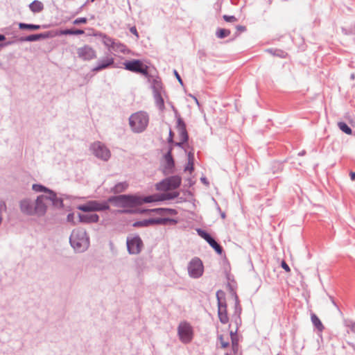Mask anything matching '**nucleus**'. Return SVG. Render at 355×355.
I'll return each mask as SVG.
<instances>
[{"instance_id": "nucleus-23", "label": "nucleus", "mask_w": 355, "mask_h": 355, "mask_svg": "<svg viewBox=\"0 0 355 355\" xmlns=\"http://www.w3.org/2000/svg\"><path fill=\"white\" fill-rule=\"evenodd\" d=\"M84 33L83 30L66 29L60 31L57 35H83Z\"/></svg>"}, {"instance_id": "nucleus-42", "label": "nucleus", "mask_w": 355, "mask_h": 355, "mask_svg": "<svg viewBox=\"0 0 355 355\" xmlns=\"http://www.w3.org/2000/svg\"><path fill=\"white\" fill-rule=\"evenodd\" d=\"M173 136H174L173 132L171 130H170V132H169V137H168V141L169 142H172L173 141Z\"/></svg>"}, {"instance_id": "nucleus-30", "label": "nucleus", "mask_w": 355, "mask_h": 355, "mask_svg": "<svg viewBox=\"0 0 355 355\" xmlns=\"http://www.w3.org/2000/svg\"><path fill=\"white\" fill-rule=\"evenodd\" d=\"M339 128L347 135L352 134V129L344 122H339L338 123Z\"/></svg>"}, {"instance_id": "nucleus-8", "label": "nucleus", "mask_w": 355, "mask_h": 355, "mask_svg": "<svg viewBox=\"0 0 355 355\" xmlns=\"http://www.w3.org/2000/svg\"><path fill=\"white\" fill-rule=\"evenodd\" d=\"M204 270V267L202 262L198 258L193 259L189 266H188V272L189 275L193 278H198L200 277Z\"/></svg>"}, {"instance_id": "nucleus-2", "label": "nucleus", "mask_w": 355, "mask_h": 355, "mask_svg": "<svg viewBox=\"0 0 355 355\" xmlns=\"http://www.w3.org/2000/svg\"><path fill=\"white\" fill-rule=\"evenodd\" d=\"M48 195H41L37 197L34 205L35 214L42 215L46 212V207L50 205H58L62 201L57 198L56 195L52 191H48Z\"/></svg>"}, {"instance_id": "nucleus-46", "label": "nucleus", "mask_w": 355, "mask_h": 355, "mask_svg": "<svg viewBox=\"0 0 355 355\" xmlns=\"http://www.w3.org/2000/svg\"><path fill=\"white\" fill-rule=\"evenodd\" d=\"M237 29H238L239 31H243L245 30V27L241 26H237Z\"/></svg>"}, {"instance_id": "nucleus-18", "label": "nucleus", "mask_w": 355, "mask_h": 355, "mask_svg": "<svg viewBox=\"0 0 355 355\" xmlns=\"http://www.w3.org/2000/svg\"><path fill=\"white\" fill-rule=\"evenodd\" d=\"M79 219L82 223H95L98 220V216L96 214H79Z\"/></svg>"}, {"instance_id": "nucleus-29", "label": "nucleus", "mask_w": 355, "mask_h": 355, "mask_svg": "<svg viewBox=\"0 0 355 355\" xmlns=\"http://www.w3.org/2000/svg\"><path fill=\"white\" fill-rule=\"evenodd\" d=\"M19 28L21 29H31V30H38L40 28V26L34 25V24H27L24 23H20L19 25Z\"/></svg>"}, {"instance_id": "nucleus-33", "label": "nucleus", "mask_w": 355, "mask_h": 355, "mask_svg": "<svg viewBox=\"0 0 355 355\" xmlns=\"http://www.w3.org/2000/svg\"><path fill=\"white\" fill-rule=\"evenodd\" d=\"M33 189L37 192H44V195H48L47 192H48V191H49L44 187L40 185V184H33Z\"/></svg>"}, {"instance_id": "nucleus-35", "label": "nucleus", "mask_w": 355, "mask_h": 355, "mask_svg": "<svg viewBox=\"0 0 355 355\" xmlns=\"http://www.w3.org/2000/svg\"><path fill=\"white\" fill-rule=\"evenodd\" d=\"M87 21V19L86 17H80V18L76 19L73 21V24L77 25L79 24H86Z\"/></svg>"}, {"instance_id": "nucleus-4", "label": "nucleus", "mask_w": 355, "mask_h": 355, "mask_svg": "<svg viewBox=\"0 0 355 355\" xmlns=\"http://www.w3.org/2000/svg\"><path fill=\"white\" fill-rule=\"evenodd\" d=\"M70 243L77 251H83L89 245V238L86 231L83 229L77 228L73 230L70 236Z\"/></svg>"}, {"instance_id": "nucleus-26", "label": "nucleus", "mask_w": 355, "mask_h": 355, "mask_svg": "<svg viewBox=\"0 0 355 355\" xmlns=\"http://www.w3.org/2000/svg\"><path fill=\"white\" fill-rule=\"evenodd\" d=\"M218 339L220 343V347L222 348H227L230 345L229 336L227 334L226 335H219Z\"/></svg>"}, {"instance_id": "nucleus-34", "label": "nucleus", "mask_w": 355, "mask_h": 355, "mask_svg": "<svg viewBox=\"0 0 355 355\" xmlns=\"http://www.w3.org/2000/svg\"><path fill=\"white\" fill-rule=\"evenodd\" d=\"M42 37H43L42 34L31 35L26 37V41H36Z\"/></svg>"}, {"instance_id": "nucleus-47", "label": "nucleus", "mask_w": 355, "mask_h": 355, "mask_svg": "<svg viewBox=\"0 0 355 355\" xmlns=\"http://www.w3.org/2000/svg\"><path fill=\"white\" fill-rule=\"evenodd\" d=\"M5 40V36L3 35H0V41H3Z\"/></svg>"}, {"instance_id": "nucleus-1", "label": "nucleus", "mask_w": 355, "mask_h": 355, "mask_svg": "<svg viewBox=\"0 0 355 355\" xmlns=\"http://www.w3.org/2000/svg\"><path fill=\"white\" fill-rule=\"evenodd\" d=\"M178 196V192H173L170 193L155 194L141 198L136 196H120L116 198L117 200L124 205L125 206H137L143 204L144 202L149 203L153 202L163 201L176 198Z\"/></svg>"}, {"instance_id": "nucleus-12", "label": "nucleus", "mask_w": 355, "mask_h": 355, "mask_svg": "<svg viewBox=\"0 0 355 355\" xmlns=\"http://www.w3.org/2000/svg\"><path fill=\"white\" fill-rule=\"evenodd\" d=\"M94 154L104 160H107L110 157V150L100 142L94 143L92 146Z\"/></svg>"}, {"instance_id": "nucleus-36", "label": "nucleus", "mask_w": 355, "mask_h": 355, "mask_svg": "<svg viewBox=\"0 0 355 355\" xmlns=\"http://www.w3.org/2000/svg\"><path fill=\"white\" fill-rule=\"evenodd\" d=\"M223 19L227 22H236L237 21L234 16L223 15Z\"/></svg>"}, {"instance_id": "nucleus-32", "label": "nucleus", "mask_w": 355, "mask_h": 355, "mask_svg": "<svg viewBox=\"0 0 355 355\" xmlns=\"http://www.w3.org/2000/svg\"><path fill=\"white\" fill-rule=\"evenodd\" d=\"M209 244L216 250V252L218 254H222V252H223L222 247L214 239H213L212 241L210 242V243H209Z\"/></svg>"}, {"instance_id": "nucleus-19", "label": "nucleus", "mask_w": 355, "mask_h": 355, "mask_svg": "<svg viewBox=\"0 0 355 355\" xmlns=\"http://www.w3.org/2000/svg\"><path fill=\"white\" fill-rule=\"evenodd\" d=\"M114 63V58L112 57H107L105 59L99 62L98 65L94 69V71H100L108 67Z\"/></svg>"}, {"instance_id": "nucleus-20", "label": "nucleus", "mask_w": 355, "mask_h": 355, "mask_svg": "<svg viewBox=\"0 0 355 355\" xmlns=\"http://www.w3.org/2000/svg\"><path fill=\"white\" fill-rule=\"evenodd\" d=\"M237 330H238V322H236V327L234 331L231 330L230 331V338L232 341V347L234 352H236L238 350V344H239V338L237 336Z\"/></svg>"}, {"instance_id": "nucleus-38", "label": "nucleus", "mask_w": 355, "mask_h": 355, "mask_svg": "<svg viewBox=\"0 0 355 355\" xmlns=\"http://www.w3.org/2000/svg\"><path fill=\"white\" fill-rule=\"evenodd\" d=\"M199 234L201 236V237H202L205 241H206V239H207L210 235L204 232V231H200L199 232Z\"/></svg>"}, {"instance_id": "nucleus-43", "label": "nucleus", "mask_w": 355, "mask_h": 355, "mask_svg": "<svg viewBox=\"0 0 355 355\" xmlns=\"http://www.w3.org/2000/svg\"><path fill=\"white\" fill-rule=\"evenodd\" d=\"M349 175L352 180H355V172H350Z\"/></svg>"}, {"instance_id": "nucleus-21", "label": "nucleus", "mask_w": 355, "mask_h": 355, "mask_svg": "<svg viewBox=\"0 0 355 355\" xmlns=\"http://www.w3.org/2000/svg\"><path fill=\"white\" fill-rule=\"evenodd\" d=\"M162 222V219H149L144 220L140 222H136L133 224L135 227L139 226H148L149 225L155 224V223H161Z\"/></svg>"}, {"instance_id": "nucleus-16", "label": "nucleus", "mask_w": 355, "mask_h": 355, "mask_svg": "<svg viewBox=\"0 0 355 355\" xmlns=\"http://www.w3.org/2000/svg\"><path fill=\"white\" fill-rule=\"evenodd\" d=\"M218 315L221 323L227 324L229 322V318L227 313L226 305L218 301Z\"/></svg>"}, {"instance_id": "nucleus-49", "label": "nucleus", "mask_w": 355, "mask_h": 355, "mask_svg": "<svg viewBox=\"0 0 355 355\" xmlns=\"http://www.w3.org/2000/svg\"><path fill=\"white\" fill-rule=\"evenodd\" d=\"M225 355H230V354H226Z\"/></svg>"}, {"instance_id": "nucleus-10", "label": "nucleus", "mask_w": 355, "mask_h": 355, "mask_svg": "<svg viewBox=\"0 0 355 355\" xmlns=\"http://www.w3.org/2000/svg\"><path fill=\"white\" fill-rule=\"evenodd\" d=\"M143 247V242L139 236H130L127 238V248L130 254H139Z\"/></svg>"}, {"instance_id": "nucleus-15", "label": "nucleus", "mask_w": 355, "mask_h": 355, "mask_svg": "<svg viewBox=\"0 0 355 355\" xmlns=\"http://www.w3.org/2000/svg\"><path fill=\"white\" fill-rule=\"evenodd\" d=\"M172 148H170L168 152L164 156L165 160V166H164V173H173V169L175 166V162L172 157Z\"/></svg>"}, {"instance_id": "nucleus-9", "label": "nucleus", "mask_w": 355, "mask_h": 355, "mask_svg": "<svg viewBox=\"0 0 355 355\" xmlns=\"http://www.w3.org/2000/svg\"><path fill=\"white\" fill-rule=\"evenodd\" d=\"M109 208L108 205L106 202H99L96 200L89 201L85 205H81L78 207L79 210L85 212L94 211H102Z\"/></svg>"}, {"instance_id": "nucleus-48", "label": "nucleus", "mask_w": 355, "mask_h": 355, "mask_svg": "<svg viewBox=\"0 0 355 355\" xmlns=\"http://www.w3.org/2000/svg\"><path fill=\"white\" fill-rule=\"evenodd\" d=\"M222 217L225 218V214H222Z\"/></svg>"}, {"instance_id": "nucleus-45", "label": "nucleus", "mask_w": 355, "mask_h": 355, "mask_svg": "<svg viewBox=\"0 0 355 355\" xmlns=\"http://www.w3.org/2000/svg\"><path fill=\"white\" fill-rule=\"evenodd\" d=\"M213 239H213L211 236H209L207 239H206V241H207L208 243H210V242H211Z\"/></svg>"}, {"instance_id": "nucleus-11", "label": "nucleus", "mask_w": 355, "mask_h": 355, "mask_svg": "<svg viewBox=\"0 0 355 355\" xmlns=\"http://www.w3.org/2000/svg\"><path fill=\"white\" fill-rule=\"evenodd\" d=\"M102 42L110 51L121 53H123L125 51L124 45L118 42H116L112 38H110L105 35L102 36Z\"/></svg>"}, {"instance_id": "nucleus-44", "label": "nucleus", "mask_w": 355, "mask_h": 355, "mask_svg": "<svg viewBox=\"0 0 355 355\" xmlns=\"http://www.w3.org/2000/svg\"><path fill=\"white\" fill-rule=\"evenodd\" d=\"M175 76H176L178 80H179V82L182 83V80H181L180 75L178 73L177 71H175Z\"/></svg>"}, {"instance_id": "nucleus-14", "label": "nucleus", "mask_w": 355, "mask_h": 355, "mask_svg": "<svg viewBox=\"0 0 355 355\" xmlns=\"http://www.w3.org/2000/svg\"><path fill=\"white\" fill-rule=\"evenodd\" d=\"M178 131L179 133V141L176 143L177 146H180L183 143L186 142L188 139V135L186 130V126L184 122L179 119L178 121L177 125Z\"/></svg>"}, {"instance_id": "nucleus-27", "label": "nucleus", "mask_w": 355, "mask_h": 355, "mask_svg": "<svg viewBox=\"0 0 355 355\" xmlns=\"http://www.w3.org/2000/svg\"><path fill=\"white\" fill-rule=\"evenodd\" d=\"M155 103L157 107L161 110H164V101L163 98L159 94H157L155 96Z\"/></svg>"}, {"instance_id": "nucleus-41", "label": "nucleus", "mask_w": 355, "mask_h": 355, "mask_svg": "<svg viewBox=\"0 0 355 355\" xmlns=\"http://www.w3.org/2000/svg\"><path fill=\"white\" fill-rule=\"evenodd\" d=\"M130 32L138 37V33L135 27H132L130 28Z\"/></svg>"}, {"instance_id": "nucleus-22", "label": "nucleus", "mask_w": 355, "mask_h": 355, "mask_svg": "<svg viewBox=\"0 0 355 355\" xmlns=\"http://www.w3.org/2000/svg\"><path fill=\"white\" fill-rule=\"evenodd\" d=\"M29 8L32 12H39L43 10L44 6L42 2L35 0L29 5Z\"/></svg>"}, {"instance_id": "nucleus-28", "label": "nucleus", "mask_w": 355, "mask_h": 355, "mask_svg": "<svg viewBox=\"0 0 355 355\" xmlns=\"http://www.w3.org/2000/svg\"><path fill=\"white\" fill-rule=\"evenodd\" d=\"M128 184H127L126 182L119 183L115 186V187L114 189V191L116 193L123 192L128 188Z\"/></svg>"}, {"instance_id": "nucleus-7", "label": "nucleus", "mask_w": 355, "mask_h": 355, "mask_svg": "<svg viewBox=\"0 0 355 355\" xmlns=\"http://www.w3.org/2000/svg\"><path fill=\"white\" fill-rule=\"evenodd\" d=\"M181 184V178L179 176H172L156 184V189L159 191H170L177 189Z\"/></svg>"}, {"instance_id": "nucleus-40", "label": "nucleus", "mask_w": 355, "mask_h": 355, "mask_svg": "<svg viewBox=\"0 0 355 355\" xmlns=\"http://www.w3.org/2000/svg\"><path fill=\"white\" fill-rule=\"evenodd\" d=\"M166 209H162V208H158V209H151L150 211H155V212H157L159 214H161L164 211H166Z\"/></svg>"}, {"instance_id": "nucleus-6", "label": "nucleus", "mask_w": 355, "mask_h": 355, "mask_svg": "<svg viewBox=\"0 0 355 355\" xmlns=\"http://www.w3.org/2000/svg\"><path fill=\"white\" fill-rule=\"evenodd\" d=\"M124 68L130 71L142 74L145 76L148 75V67L139 60H133L123 63Z\"/></svg>"}, {"instance_id": "nucleus-39", "label": "nucleus", "mask_w": 355, "mask_h": 355, "mask_svg": "<svg viewBox=\"0 0 355 355\" xmlns=\"http://www.w3.org/2000/svg\"><path fill=\"white\" fill-rule=\"evenodd\" d=\"M74 214H69L67 216V220L69 222L74 223Z\"/></svg>"}, {"instance_id": "nucleus-5", "label": "nucleus", "mask_w": 355, "mask_h": 355, "mask_svg": "<svg viewBox=\"0 0 355 355\" xmlns=\"http://www.w3.org/2000/svg\"><path fill=\"white\" fill-rule=\"evenodd\" d=\"M179 338L183 343H189L193 338L192 326L187 322H181L178 327Z\"/></svg>"}, {"instance_id": "nucleus-3", "label": "nucleus", "mask_w": 355, "mask_h": 355, "mask_svg": "<svg viewBox=\"0 0 355 355\" xmlns=\"http://www.w3.org/2000/svg\"><path fill=\"white\" fill-rule=\"evenodd\" d=\"M149 116L143 111L137 112L130 115L129 124L131 130L135 132H141L146 130L148 125Z\"/></svg>"}, {"instance_id": "nucleus-13", "label": "nucleus", "mask_w": 355, "mask_h": 355, "mask_svg": "<svg viewBox=\"0 0 355 355\" xmlns=\"http://www.w3.org/2000/svg\"><path fill=\"white\" fill-rule=\"evenodd\" d=\"M77 53L78 57L84 60H90L96 57L95 50L87 45L78 48Z\"/></svg>"}, {"instance_id": "nucleus-31", "label": "nucleus", "mask_w": 355, "mask_h": 355, "mask_svg": "<svg viewBox=\"0 0 355 355\" xmlns=\"http://www.w3.org/2000/svg\"><path fill=\"white\" fill-rule=\"evenodd\" d=\"M230 35V31L225 28L218 29L216 32V35L218 38H224Z\"/></svg>"}, {"instance_id": "nucleus-17", "label": "nucleus", "mask_w": 355, "mask_h": 355, "mask_svg": "<svg viewBox=\"0 0 355 355\" xmlns=\"http://www.w3.org/2000/svg\"><path fill=\"white\" fill-rule=\"evenodd\" d=\"M21 210L23 213L26 214H35L33 205L28 200H24L20 203Z\"/></svg>"}, {"instance_id": "nucleus-37", "label": "nucleus", "mask_w": 355, "mask_h": 355, "mask_svg": "<svg viewBox=\"0 0 355 355\" xmlns=\"http://www.w3.org/2000/svg\"><path fill=\"white\" fill-rule=\"evenodd\" d=\"M281 266L286 272H288L291 271V269H290L289 266H288V264L284 261H282Z\"/></svg>"}, {"instance_id": "nucleus-24", "label": "nucleus", "mask_w": 355, "mask_h": 355, "mask_svg": "<svg viewBox=\"0 0 355 355\" xmlns=\"http://www.w3.org/2000/svg\"><path fill=\"white\" fill-rule=\"evenodd\" d=\"M193 161H194L193 153L190 152L188 154V162L184 168L185 171H189L190 173H192V171H193Z\"/></svg>"}, {"instance_id": "nucleus-25", "label": "nucleus", "mask_w": 355, "mask_h": 355, "mask_svg": "<svg viewBox=\"0 0 355 355\" xmlns=\"http://www.w3.org/2000/svg\"><path fill=\"white\" fill-rule=\"evenodd\" d=\"M311 321L314 326L320 331H322L324 329V326L321 322L320 320L318 318L315 314L311 315Z\"/></svg>"}]
</instances>
